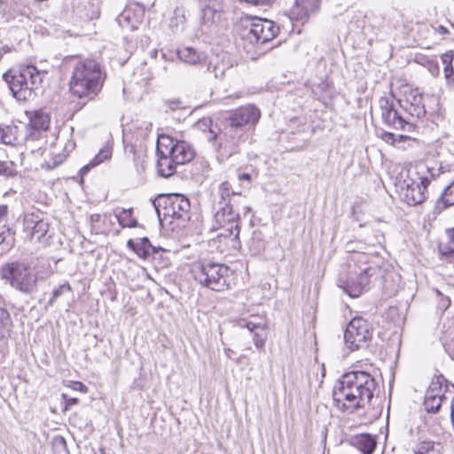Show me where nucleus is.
Masks as SVG:
<instances>
[{
  "instance_id": "nucleus-56",
  "label": "nucleus",
  "mask_w": 454,
  "mask_h": 454,
  "mask_svg": "<svg viewBox=\"0 0 454 454\" xmlns=\"http://www.w3.org/2000/svg\"><path fill=\"white\" fill-rule=\"evenodd\" d=\"M427 99L434 102L437 101L434 96H427Z\"/></svg>"
},
{
  "instance_id": "nucleus-55",
  "label": "nucleus",
  "mask_w": 454,
  "mask_h": 454,
  "mask_svg": "<svg viewBox=\"0 0 454 454\" xmlns=\"http://www.w3.org/2000/svg\"><path fill=\"white\" fill-rule=\"evenodd\" d=\"M90 219L92 222H98L99 219H100V215L98 214H94L90 216Z\"/></svg>"
},
{
  "instance_id": "nucleus-26",
  "label": "nucleus",
  "mask_w": 454,
  "mask_h": 454,
  "mask_svg": "<svg viewBox=\"0 0 454 454\" xmlns=\"http://www.w3.org/2000/svg\"><path fill=\"white\" fill-rule=\"evenodd\" d=\"M0 143L6 145H16L19 144L18 126L0 123Z\"/></svg>"
},
{
  "instance_id": "nucleus-42",
  "label": "nucleus",
  "mask_w": 454,
  "mask_h": 454,
  "mask_svg": "<svg viewBox=\"0 0 454 454\" xmlns=\"http://www.w3.org/2000/svg\"><path fill=\"white\" fill-rule=\"evenodd\" d=\"M72 291V288H71V286L69 285V283H65L63 285H60L59 287H57L56 289L53 290L52 292V296L53 298H56L58 299L59 296H61L65 291Z\"/></svg>"
},
{
  "instance_id": "nucleus-23",
  "label": "nucleus",
  "mask_w": 454,
  "mask_h": 454,
  "mask_svg": "<svg viewBox=\"0 0 454 454\" xmlns=\"http://www.w3.org/2000/svg\"><path fill=\"white\" fill-rule=\"evenodd\" d=\"M454 205V180L447 185L434 206V214H440L445 208Z\"/></svg>"
},
{
  "instance_id": "nucleus-11",
  "label": "nucleus",
  "mask_w": 454,
  "mask_h": 454,
  "mask_svg": "<svg viewBox=\"0 0 454 454\" xmlns=\"http://www.w3.org/2000/svg\"><path fill=\"white\" fill-rule=\"evenodd\" d=\"M231 121L224 118L219 130L217 144H222L221 150L215 151L227 158L239 153V145L245 139L246 131L232 125Z\"/></svg>"
},
{
  "instance_id": "nucleus-32",
  "label": "nucleus",
  "mask_w": 454,
  "mask_h": 454,
  "mask_svg": "<svg viewBox=\"0 0 454 454\" xmlns=\"http://www.w3.org/2000/svg\"><path fill=\"white\" fill-rule=\"evenodd\" d=\"M439 251L442 256L454 257V229L447 231L446 240L439 244Z\"/></svg>"
},
{
  "instance_id": "nucleus-43",
  "label": "nucleus",
  "mask_w": 454,
  "mask_h": 454,
  "mask_svg": "<svg viewBox=\"0 0 454 454\" xmlns=\"http://www.w3.org/2000/svg\"><path fill=\"white\" fill-rule=\"evenodd\" d=\"M453 59H454V54H453V51H448L444 54H442L441 56V59H442V62L445 65V66H450L452 65V61H453Z\"/></svg>"
},
{
  "instance_id": "nucleus-46",
  "label": "nucleus",
  "mask_w": 454,
  "mask_h": 454,
  "mask_svg": "<svg viewBox=\"0 0 454 454\" xmlns=\"http://www.w3.org/2000/svg\"><path fill=\"white\" fill-rule=\"evenodd\" d=\"M72 387L74 390H78L82 393H86L88 391V387L80 381H73L72 382Z\"/></svg>"
},
{
  "instance_id": "nucleus-51",
  "label": "nucleus",
  "mask_w": 454,
  "mask_h": 454,
  "mask_svg": "<svg viewBox=\"0 0 454 454\" xmlns=\"http://www.w3.org/2000/svg\"><path fill=\"white\" fill-rule=\"evenodd\" d=\"M355 256H356V258H355L354 260H355V261H356V262H363V261H364V260L366 259V257H367V256H366L365 254H356Z\"/></svg>"
},
{
  "instance_id": "nucleus-52",
  "label": "nucleus",
  "mask_w": 454,
  "mask_h": 454,
  "mask_svg": "<svg viewBox=\"0 0 454 454\" xmlns=\"http://www.w3.org/2000/svg\"><path fill=\"white\" fill-rule=\"evenodd\" d=\"M224 353L225 355L229 357V358H232V355L235 353L231 348H224Z\"/></svg>"
},
{
  "instance_id": "nucleus-50",
  "label": "nucleus",
  "mask_w": 454,
  "mask_h": 454,
  "mask_svg": "<svg viewBox=\"0 0 454 454\" xmlns=\"http://www.w3.org/2000/svg\"><path fill=\"white\" fill-rule=\"evenodd\" d=\"M160 251H164V249L160 247L153 246V247H151V255L159 253Z\"/></svg>"
},
{
  "instance_id": "nucleus-53",
  "label": "nucleus",
  "mask_w": 454,
  "mask_h": 454,
  "mask_svg": "<svg viewBox=\"0 0 454 454\" xmlns=\"http://www.w3.org/2000/svg\"><path fill=\"white\" fill-rule=\"evenodd\" d=\"M56 300H57L56 298H53V296H51V298L46 303L45 308L48 309L49 307L53 306Z\"/></svg>"
},
{
  "instance_id": "nucleus-9",
  "label": "nucleus",
  "mask_w": 454,
  "mask_h": 454,
  "mask_svg": "<svg viewBox=\"0 0 454 454\" xmlns=\"http://www.w3.org/2000/svg\"><path fill=\"white\" fill-rule=\"evenodd\" d=\"M372 339V325L361 317L352 318L345 329V345L350 351L366 349Z\"/></svg>"
},
{
  "instance_id": "nucleus-39",
  "label": "nucleus",
  "mask_w": 454,
  "mask_h": 454,
  "mask_svg": "<svg viewBox=\"0 0 454 454\" xmlns=\"http://www.w3.org/2000/svg\"><path fill=\"white\" fill-rule=\"evenodd\" d=\"M381 138L386 143L394 145L397 142H402L403 140L408 139L409 137L408 136H404V135H398V136H396V135H395L394 133H391V132H384L382 134Z\"/></svg>"
},
{
  "instance_id": "nucleus-45",
  "label": "nucleus",
  "mask_w": 454,
  "mask_h": 454,
  "mask_svg": "<svg viewBox=\"0 0 454 454\" xmlns=\"http://www.w3.org/2000/svg\"><path fill=\"white\" fill-rule=\"evenodd\" d=\"M443 72L444 77L447 80V82L450 81V79L454 77V68L452 65L445 66Z\"/></svg>"
},
{
  "instance_id": "nucleus-14",
  "label": "nucleus",
  "mask_w": 454,
  "mask_h": 454,
  "mask_svg": "<svg viewBox=\"0 0 454 454\" xmlns=\"http://www.w3.org/2000/svg\"><path fill=\"white\" fill-rule=\"evenodd\" d=\"M225 118L231 121L232 125L246 131V129L254 127L259 121L261 111L254 105H247L230 112Z\"/></svg>"
},
{
  "instance_id": "nucleus-24",
  "label": "nucleus",
  "mask_w": 454,
  "mask_h": 454,
  "mask_svg": "<svg viewBox=\"0 0 454 454\" xmlns=\"http://www.w3.org/2000/svg\"><path fill=\"white\" fill-rule=\"evenodd\" d=\"M127 247L135 252L139 258L147 259L151 256V247H153V245L146 237L139 239L137 241L129 239L127 241Z\"/></svg>"
},
{
  "instance_id": "nucleus-8",
  "label": "nucleus",
  "mask_w": 454,
  "mask_h": 454,
  "mask_svg": "<svg viewBox=\"0 0 454 454\" xmlns=\"http://www.w3.org/2000/svg\"><path fill=\"white\" fill-rule=\"evenodd\" d=\"M160 224L170 217L186 223L191 219V203L180 193L160 194L153 200Z\"/></svg>"
},
{
  "instance_id": "nucleus-38",
  "label": "nucleus",
  "mask_w": 454,
  "mask_h": 454,
  "mask_svg": "<svg viewBox=\"0 0 454 454\" xmlns=\"http://www.w3.org/2000/svg\"><path fill=\"white\" fill-rule=\"evenodd\" d=\"M12 326V319L7 309L0 307V332L9 331ZM2 333H0L1 334Z\"/></svg>"
},
{
  "instance_id": "nucleus-36",
  "label": "nucleus",
  "mask_w": 454,
  "mask_h": 454,
  "mask_svg": "<svg viewBox=\"0 0 454 454\" xmlns=\"http://www.w3.org/2000/svg\"><path fill=\"white\" fill-rule=\"evenodd\" d=\"M117 22L123 28H128L131 30L136 28V25L131 19V13L129 11H125L121 14H120L117 18Z\"/></svg>"
},
{
  "instance_id": "nucleus-5",
  "label": "nucleus",
  "mask_w": 454,
  "mask_h": 454,
  "mask_svg": "<svg viewBox=\"0 0 454 454\" xmlns=\"http://www.w3.org/2000/svg\"><path fill=\"white\" fill-rule=\"evenodd\" d=\"M278 32L279 27L267 19L247 17L241 20L240 37L247 52L255 48V53L260 54V47L273 40Z\"/></svg>"
},
{
  "instance_id": "nucleus-17",
  "label": "nucleus",
  "mask_w": 454,
  "mask_h": 454,
  "mask_svg": "<svg viewBox=\"0 0 454 454\" xmlns=\"http://www.w3.org/2000/svg\"><path fill=\"white\" fill-rule=\"evenodd\" d=\"M156 154L158 156L156 165L158 174L163 177H170L173 176L176 171V166L179 164L176 163V160L170 154L165 153V148L159 141L156 146Z\"/></svg>"
},
{
  "instance_id": "nucleus-13",
  "label": "nucleus",
  "mask_w": 454,
  "mask_h": 454,
  "mask_svg": "<svg viewBox=\"0 0 454 454\" xmlns=\"http://www.w3.org/2000/svg\"><path fill=\"white\" fill-rule=\"evenodd\" d=\"M405 186L402 187L401 197L410 206L421 204L426 200V191L428 186L427 177H419L413 174L410 181H404Z\"/></svg>"
},
{
  "instance_id": "nucleus-47",
  "label": "nucleus",
  "mask_w": 454,
  "mask_h": 454,
  "mask_svg": "<svg viewBox=\"0 0 454 454\" xmlns=\"http://www.w3.org/2000/svg\"><path fill=\"white\" fill-rule=\"evenodd\" d=\"M55 445L59 448H60L62 450L67 452V443L66 440L63 437H59L55 439Z\"/></svg>"
},
{
  "instance_id": "nucleus-4",
  "label": "nucleus",
  "mask_w": 454,
  "mask_h": 454,
  "mask_svg": "<svg viewBox=\"0 0 454 454\" xmlns=\"http://www.w3.org/2000/svg\"><path fill=\"white\" fill-rule=\"evenodd\" d=\"M46 74L47 72L37 69L34 65H20L6 71L3 79L16 99L27 101L36 96Z\"/></svg>"
},
{
  "instance_id": "nucleus-27",
  "label": "nucleus",
  "mask_w": 454,
  "mask_h": 454,
  "mask_svg": "<svg viewBox=\"0 0 454 454\" xmlns=\"http://www.w3.org/2000/svg\"><path fill=\"white\" fill-rule=\"evenodd\" d=\"M177 56L184 63L190 65H197L206 60V55L201 52H197L192 47H184L177 51Z\"/></svg>"
},
{
  "instance_id": "nucleus-49",
  "label": "nucleus",
  "mask_w": 454,
  "mask_h": 454,
  "mask_svg": "<svg viewBox=\"0 0 454 454\" xmlns=\"http://www.w3.org/2000/svg\"><path fill=\"white\" fill-rule=\"evenodd\" d=\"M8 214V207L6 205L0 206V217L5 216Z\"/></svg>"
},
{
  "instance_id": "nucleus-40",
  "label": "nucleus",
  "mask_w": 454,
  "mask_h": 454,
  "mask_svg": "<svg viewBox=\"0 0 454 454\" xmlns=\"http://www.w3.org/2000/svg\"><path fill=\"white\" fill-rule=\"evenodd\" d=\"M12 166V162L0 160V176L6 177L14 176L16 175V171L13 169Z\"/></svg>"
},
{
  "instance_id": "nucleus-34",
  "label": "nucleus",
  "mask_w": 454,
  "mask_h": 454,
  "mask_svg": "<svg viewBox=\"0 0 454 454\" xmlns=\"http://www.w3.org/2000/svg\"><path fill=\"white\" fill-rule=\"evenodd\" d=\"M444 399L439 397H433V395H425L424 406L425 410L429 413H436Z\"/></svg>"
},
{
  "instance_id": "nucleus-12",
  "label": "nucleus",
  "mask_w": 454,
  "mask_h": 454,
  "mask_svg": "<svg viewBox=\"0 0 454 454\" xmlns=\"http://www.w3.org/2000/svg\"><path fill=\"white\" fill-rule=\"evenodd\" d=\"M158 141L165 148V153L170 154L176 163L179 165L188 163L195 157L196 153L193 146L184 140H178L168 135H161Z\"/></svg>"
},
{
  "instance_id": "nucleus-29",
  "label": "nucleus",
  "mask_w": 454,
  "mask_h": 454,
  "mask_svg": "<svg viewBox=\"0 0 454 454\" xmlns=\"http://www.w3.org/2000/svg\"><path fill=\"white\" fill-rule=\"evenodd\" d=\"M132 213V208H116L114 210L117 221L122 228H134L138 225L137 221L133 217Z\"/></svg>"
},
{
  "instance_id": "nucleus-35",
  "label": "nucleus",
  "mask_w": 454,
  "mask_h": 454,
  "mask_svg": "<svg viewBox=\"0 0 454 454\" xmlns=\"http://www.w3.org/2000/svg\"><path fill=\"white\" fill-rule=\"evenodd\" d=\"M266 329H267V325L265 324L264 325H262V329H258V330L254 331V333H252L254 346L258 349H262L264 347L265 340H266Z\"/></svg>"
},
{
  "instance_id": "nucleus-28",
  "label": "nucleus",
  "mask_w": 454,
  "mask_h": 454,
  "mask_svg": "<svg viewBox=\"0 0 454 454\" xmlns=\"http://www.w3.org/2000/svg\"><path fill=\"white\" fill-rule=\"evenodd\" d=\"M413 454H443V445L440 442L422 441L418 444Z\"/></svg>"
},
{
  "instance_id": "nucleus-6",
  "label": "nucleus",
  "mask_w": 454,
  "mask_h": 454,
  "mask_svg": "<svg viewBox=\"0 0 454 454\" xmlns=\"http://www.w3.org/2000/svg\"><path fill=\"white\" fill-rule=\"evenodd\" d=\"M0 278L20 293L31 295L37 289V274L30 264L20 261L8 262L0 267Z\"/></svg>"
},
{
  "instance_id": "nucleus-31",
  "label": "nucleus",
  "mask_w": 454,
  "mask_h": 454,
  "mask_svg": "<svg viewBox=\"0 0 454 454\" xmlns=\"http://www.w3.org/2000/svg\"><path fill=\"white\" fill-rule=\"evenodd\" d=\"M50 124V119L43 112H35L30 118L29 125L35 130H46Z\"/></svg>"
},
{
  "instance_id": "nucleus-7",
  "label": "nucleus",
  "mask_w": 454,
  "mask_h": 454,
  "mask_svg": "<svg viewBox=\"0 0 454 454\" xmlns=\"http://www.w3.org/2000/svg\"><path fill=\"white\" fill-rule=\"evenodd\" d=\"M193 276L201 286L215 292H223L230 286V268L219 262L208 260L199 262L194 265Z\"/></svg>"
},
{
  "instance_id": "nucleus-10",
  "label": "nucleus",
  "mask_w": 454,
  "mask_h": 454,
  "mask_svg": "<svg viewBox=\"0 0 454 454\" xmlns=\"http://www.w3.org/2000/svg\"><path fill=\"white\" fill-rule=\"evenodd\" d=\"M217 208L215 214L216 223L219 224L218 229L220 232L218 237L231 238L232 247H236L240 245L239 233H240V218L239 212L224 206L223 204L216 201Z\"/></svg>"
},
{
  "instance_id": "nucleus-54",
  "label": "nucleus",
  "mask_w": 454,
  "mask_h": 454,
  "mask_svg": "<svg viewBox=\"0 0 454 454\" xmlns=\"http://www.w3.org/2000/svg\"><path fill=\"white\" fill-rule=\"evenodd\" d=\"M77 403H78L77 398H70L67 401V404H68V405L76 404Z\"/></svg>"
},
{
  "instance_id": "nucleus-3",
  "label": "nucleus",
  "mask_w": 454,
  "mask_h": 454,
  "mask_svg": "<svg viewBox=\"0 0 454 454\" xmlns=\"http://www.w3.org/2000/svg\"><path fill=\"white\" fill-rule=\"evenodd\" d=\"M105 74L94 59L79 60L74 67L70 90L79 98L93 99L101 90Z\"/></svg>"
},
{
  "instance_id": "nucleus-15",
  "label": "nucleus",
  "mask_w": 454,
  "mask_h": 454,
  "mask_svg": "<svg viewBox=\"0 0 454 454\" xmlns=\"http://www.w3.org/2000/svg\"><path fill=\"white\" fill-rule=\"evenodd\" d=\"M217 192L219 196L217 201L236 210V212H239L242 208L244 214H247L251 210L250 207L246 205V197L242 195L240 192H235L229 182L224 181L221 183L218 186Z\"/></svg>"
},
{
  "instance_id": "nucleus-2",
  "label": "nucleus",
  "mask_w": 454,
  "mask_h": 454,
  "mask_svg": "<svg viewBox=\"0 0 454 454\" xmlns=\"http://www.w3.org/2000/svg\"><path fill=\"white\" fill-rule=\"evenodd\" d=\"M398 103L409 115V118L403 116L397 111L393 99L381 98L380 99V107L384 123L395 129L413 132L416 129L413 120H421L427 114L423 94L418 89L411 90L405 93L403 98L398 100Z\"/></svg>"
},
{
  "instance_id": "nucleus-30",
  "label": "nucleus",
  "mask_w": 454,
  "mask_h": 454,
  "mask_svg": "<svg viewBox=\"0 0 454 454\" xmlns=\"http://www.w3.org/2000/svg\"><path fill=\"white\" fill-rule=\"evenodd\" d=\"M353 442L363 454H372L376 448V442L370 434L358 435L353 440Z\"/></svg>"
},
{
  "instance_id": "nucleus-21",
  "label": "nucleus",
  "mask_w": 454,
  "mask_h": 454,
  "mask_svg": "<svg viewBox=\"0 0 454 454\" xmlns=\"http://www.w3.org/2000/svg\"><path fill=\"white\" fill-rule=\"evenodd\" d=\"M24 230L27 232L30 239L41 241L49 231V223L43 220L34 221L33 218L24 220Z\"/></svg>"
},
{
  "instance_id": "nucleus-20",
  "label": "nucleus",
  "mask_w": 454,
  "mask_h": 454,
  "mask_svg": "<svg viewBox=\"0 0 454 454\" xmlns=\"http://www.w3.org/2000/svg\"><path fill=\"white\" fill-rule=\"evenodd\" d=\"M196 126L199 129L206 133V139L209 143H212L215 151H220L222 144H217L220 127H218L217 124L214 125L213 121L209 118L200 120Z\"/></svg>"
},
{
  "instance_id": "nucleus-22",
  "label": "nucleus",
  "mask_w": 454,
  "mask_h": 454,
  "mask_svg": "<svg viewBox=\"0 0 454 454\" xmlns=\"http://www.w3.org/2000/svg\"><path fill=\"white\" fill-rule=\"evenodd\" d=\"M449 385H450L451 387H454V384H449L448 380L444 378L443 375L441 374V375L435 376L432 380V381L426 392V395H433V397H439L442 399H446L445 393L449 389Z\"/></svg>"
},
{
  "instance_id": "nucleus-44",
  "label": "nucleus",
  "mask_w": 454,
  "mask_h": 454,
  "mask_svg": "<svg viewBox=\"0 0 454 454\" xmlns=\"http://www.w3.org/2000/svg\"><path fill=\"white\" fill-rule=\"evenodd\" d=\"M207 72L209 74H213L215 78H220L224 74L223 69L220 68L216 66H213V67L209 66L207 67Z\"/></svg>"
},
{
  "instance_id": "nucleus-18",
  "label": "nucleus",
  "mask_w": 454,
  "mask_h": 454,
  "mask_svg": "<svg viewBox=\"0 0 454 454\" xmlns=\"http://www.w3.org/2000/svg\"><path fill=\"white\" fill-rule=\"evenodd\" d=\"M319 6V0H296L291 9L292 19L304 22Z\"/></svg>"
},
{
  "instance_id": "nucleus-19",
  "label": "nucleus",
  "mask_w": 454,
  "mask_h": 454,
  "mask_svg": "<svg viewBox=\"0 0 454 454\" xmlns=\"http://www.w3.org/2000/svg\"><path fill=\"white\" fill-rule=\"evenodd\" d=\"M223 8V0H206L201 7V20L206 25L217 23L221 19Z\"/></svg>"
},
{
  "instance_id": "nucleus-37",
  "label": "nucleus",
  "mask_w": 454,
  "mask_h": 454,
  "mask_svg": "<svg viewBox=\"0 0 454 454\" xmlns=\"http://www.w3.org/2000/svg\"><path fill=\"white\" fill-rule=\"evenodd\" d=\"M14 236L15 231L11 228H8L6 231H2L0 233V246L5 245L6 249L12 247L15 240Z\"/></svg>"
},
{
  "instance_id": "nucleus-41",
  "label": "nucleus",
  "mask_w": 454,
  "mask_h": 454,
  "mask_svg": "<svg viewBox=\"0 0 454 454\" xmlns=\"http://www.w3.org/2000/svg\"><path fill=\"white\" fill-rule=\"evenodd\" d=\"M266 323H254L251 321H247L246 319H240L239 321V325L240 327H246L248 329L249 332L254 333V331L258 329H262V325H264Z\"/></svg>"
},
{
  "instance_id": "nucleus-1",
  "label": "nucleus",
  "mask_w": 454,
  "mask_h": 454,
  "mask_svg": "<svg viewBox=\"0 0 454 454\" xmlns=\"http://www.w3.org/2000/svg\"><path fill=\"white\" fill-rule=\"evenodd\" d=\"M377 382L373 376L364 371H351L344 373L333 389L334 405L341 411L364 409L373 398Z\"/></svg>"
},
{
  "instance_id": "nucleus-57",
  "label": "nucleus",
  "mask_w": 454,
  "mask_h": 454,
  "mask_svg": "<svg viewBox=\"0 0 454 454\" xmlns=\"http://www.w3.org/2000/svg\"><path fill=\"white\" fill-rule=\"evenodd\" d=\"M440 31L442 33V34H446L448 32L447 28H445L444 27L441 26L440 27Z\"/></svg>"
},
{
  "instance_id": "nucleus-33",
  "label": "nucleus",
  "mask_w": 454,
  "mask_h": 454,
  "mask_svg": "<svg viewBox=\"0 0 454 454\" xmlns=\"http://www.w3.org/2000/svg\"><path fill=\"white\" fill-rule=\"evenodd\" d=\"M414 175L419 177H427L428 180V184L432 182V180L435 179L440 175V168L434 170L433 168H428L423 164L418 165L415 168Z\"/></svg>"
},
{
  "instance_id": "nucleus-48",
  "label": "nucleus",
  "mask_w": 454,
  "mask_h": 454,
  "mask_svg": "<svg viewBox=\"0 0 454 454\" xmlns=\"http://www.w3.org/2000/svg\"><path fill=\"white\" fill-rule=\"evenodd\" d=\"M238 179L239 182L247 181L248 184L251 182V175L248 173H242L238 176Z\"/></svg>"
},
{
  "instance_id": "nucleus-16",
  "label": "nucleus",
  "mask_w": 454,
  "mask_h": 454,
  "mask_svg": "<svg viewBox=\"0 0 454 454\" xmlns=\"http://www.w3.org/2000/svg\"><path fill=\"white\" fill-rule=\"evenodd\" d=\"M376 272V269L372 266L365 267L356 276V280L348 279L344 286H340L344 292L352 298H356L366 290L370 278Z\"/></svg>"
},
{
  "instance_id": "nucleus-25",
  "label": "nucleus",
  "mask_w": 454,
  "mask_h": 454,
  "mask_svg": "<svg viewBox=\"0 0 454 454\" xmlns=\"http://www.w3.org/2000/svg\"><path fill=\"white\" fill-rule=\"evenodd\" d=\"M113 149L109 145H105L101 148L97 155L86 165L80 169L81 176H84L92 168L105 162L111 159Z\"/></svg>"
}]
</instances>
